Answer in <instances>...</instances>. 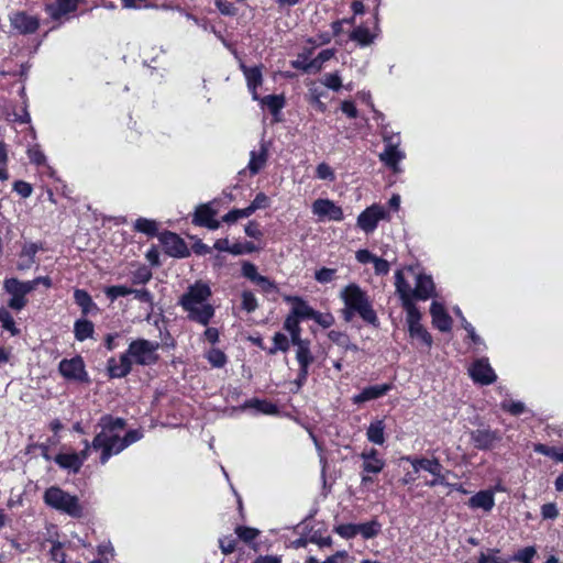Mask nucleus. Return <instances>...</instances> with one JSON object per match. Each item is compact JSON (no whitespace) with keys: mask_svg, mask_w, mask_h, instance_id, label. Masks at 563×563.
<instances>
[{"mask_svg":"<svg viewBox=\"0 0 563 563\" xmlns=\"http://www.w3.org/2000/svg\"><path fill=\"white\" fill-rule=\"evenodd\" d=\"M210 297V287L202 282H197L181 296L179 303L190 320L207 325L214 316V308L209 302Z\"/></svg>","mask_w":563,"mask_h":563,"instance_id":"obj_1","label":"nucleus"},{"mask_svg":"<svg viewBox=\"0 0 563 563\" xmlns=\"http://www.w3.org/2000/svg\"><path fill=\"white\" fill-rule=\"evenodd\" d=\"M98 426L101 430L92 441V449L101 451L100 463L106 464L112 455L120 453L117 449L122 441L125 421L122 418L103 416Z\"/></svg>","mask_w":563,"mask_h":563,"instance_id":"obj_2","label":"nucleus"},{"mask_svg":"<svg viewBox=\"0 0 563 563\" xmlns=\"http://www.w3.org/2000/svg\"><path fill=\"white\" fill-rule=\"evenodd\" d=\"M44 501L47 506L71 517L81 516L82 508L78 498L57 486H52L45 490Z\"/></svg>","mask_w":563,"mask_h":563,"instance_id":"obj_3","label":"nucleus"},{"mask_svg":"<svg viewBox=\"0 0 563 563\" xmlns=\"http://www.w3.org/2000/svg\"><path fill=\"white\" fill-rule=\"evenodd\" d=\"M158 347V342L137 339L130 343L125 354L129 355V360L132 361V364L145 366L154 364L157 361L158 356L156 352Z\"/></svg>","mask_w":563,"mask_h":563,"instance_id":"obj_4","label":"nucleus"},{"mask_svg":"<svg viewBox=\"0 0 563 563\" xmlns=\"http://www.w3.org/2000/svg\"><path fill=\"white\" fill-rule=\"evenodd\" d=\"M373 2L374 8L371 13V18H368L365 22L361 23L358 26H354V42L361 46H367L372 44L379 33V2L378 0H373Z\"/></svg>","mask_w":563,"mask_h":563,"instance_id":"obj_5","label":"nucleus"},{"mask_svg":"<svg viewBox=\"0 0 563 563\" xmlns=\"http://www.w3.org/2000/svg\"><path fill=\"white\" fill-rule=\"evenodd\" d=\"M3 289L10 295L8 306L16 311L22 310L26 303V295L32 291V285L16 278H7L3 282Z\"/></svg>","mask_w":563,"mask_h":563,"instance_id":"obj_6","label":"nucleus"},{"mask_svg":"<svg viewBox=\"0 0 563 563\" xmlns=\"http://www.w3.org/2000/svg\"><path fill=\"white\" fill-rule=\"evenodd\" d=\"M472 445L479 451H492L501 441L500 430L490 428H479L470 433Z\"/></svg>","mask_w":563,"mask_h":563,"instance_id":"obj_7","label":"nucleus"},{"mask_svg":"<svg viewBox=\"0 0 563 563\" xmlns=\"http://www.w3.org/2000/svg\"><path fill=\"white\" fill-rule=\"evenodd\" d=\"M354 314H358L366 323L378 327L379 321L372 301L365 291L354 284Z\"/></svg>","mask_w":563,"mask_h":563,"instance_id":"obj_8","label":"nucleus"},{"mask_svg":"<svg viewBox=\"0 0 563 563\" xmlns=\"http://www.w3.org/2000/svg\"><path fill=\"white\" fill-rule=\"evenodd\" d=\"M388 216L385 208L380 205H372L367 207L357 217V227L365 233H372L376 230L378 222Z\"/></svg>","mask_w":563,"mask_h":563,"instance_id":"obj_9","label":"nucleus"},{"mask_svg":"<svg viewBox=\"0 0 563 563\" xmlns=\"http://www.w3.org/2000/svg\"><path fill=\"white\" fill-rule=\"evenodd\" d=\"M59 373L63 377L69 380L87 382L88 375L85 369V363L80 356L73 358H65L60 361L58 366Z\"/></svg>","mask_w":563,"mask_h":563,"instance_id":"obj_10","label":"nucleus"},{"mask_svg":"<svg viewBox=\"0 0 563 563\" xmlns=\"http://www.w3.org/2000/svg\"><path fill=\"white\" fill-rule=\"evenodd\" d=\"M291 343L297 346L296 358L300 366L297 384L301 386L307 379L308 367L313 362V356L310 353L309 342L307 340L299 339L298 341H291Z\"/></svg>","mask_w":563,"mask_h":563,"instance_id":"obj_11","label":"nucleus"},{"mask_svg":"<svg viewBox=\"0 0 563 563\" xmlns=\"http://www.w3.org/2000/svg\"><path fill=\"white\" fill-rule=\"evenodd\" d=\"M385 150L379 154V159L393 173H399V163L405 158V153L398 148V143L393 142V137H385Z\"/></svg>","mask_w":563,"mask_h":563,"instance_id":"obj_12","label":"nucleus"},{"mask_svg":"<svg viewBox=\"0 0 563 563\" xmlns=\"http://www.w3.org/2000/svg\"><path fill=\"white\" fill-rule=\"evenodd\" d=\"M470 375L475 383L481 385H490L497 379V376L487 358H478L474 361L470 368Z\"/></svg>","mask_w":563,"mask_h":563,"instance_id":"obj_13","label":"nucleus"},{"mask_svg":"<svg viewBox=\"0 0 563 563\" xmlns=\"http://www.w3.org/2000/svg\"><path fill=\"white\" fill-rule=\"evenodd\" d=\"M312 212L320 221L342 219L343 212L339 206L329 199H317L312 203Z\"/></svg>","mask_w":563,"mask_h":563,"instance_id":"obj_14","label":"nucleus"},{"mask_svg":"<svg viewBox=\"0 0 563 563\" xmlns=\"http://www.w3.org/2000/svg\"><path fill=\"white\" fill-rule=\"evenodd\" d=\"M435 295V286L430 275L420 273L416 277V286L412 290V300L426 301Z\"/></svg>","mask_w":563,"mask_h":563,"instance_id":"obj_15","label":"nucleus"},{"mask_svg":"<svg viewBox=\"0 0 563 563\" xmlns=\"http://www.w3.org/2000/svg\"><path fill=\"white\" fill-rule=\"evenodd\" d=\"M432 325L441 332H449L452 329L453 320L448 313L443 303L433 301L430 306Z\"/></svg>","mask_w":563,"mask_h":563,"instance_id":"obj_16","label":"nucleus"},{"mask_svg":"<svg viewBox=\"0 0 563 563\" xmlns=\"http://www.w3.org/2000/svg\"><path fill=\"white\" fill-rule=\"evenodd\" d=\"M10 22L12 27L21 34L34 33L40 26L38 19L25 12H16L12 14Z\"/></svg>","mask_w":563,"mask_h":563,"instance_id":"obj_17","label":"nucleus"},{"mask_svg":"<svg viewBox=\"0 0 563 563\" xmlns=\"http://www.w3.org/2000/svg\"><path fill=\"white\" fill-rule=\"evenodd\" d=\"M240 68L245 77L246 86L249 91L252 95L253 100H260V96L257 92V88L263 84V73L262 67L252 66L249 67L241 63Z\"/></svg>","mask_w":563,"mask_h":563,"instance_id":"obj_18","label":"nucleus"},{"mask_svg":"<svg viewBox=\"0 0 563 563\" xmlns=\"http://www.w3.org/2000/svg\"><path fill=\"white\" fill-rule=\"evenodd\" d=\"M161 242L166 253L170 256L185 257L188 254V249L185 242L175 233H163L161 236Z\"/></svg>","mask_w":563,"mask_h":563,"instance_id":"obj_19","label":"nucleus"},{"mask_svg":"<svg viewBox=\"0 0 563 563\" xmlns=\"http://www.w3.org/2000/svg\"><path fill=\"white\" fill-rule=\"evenodd\" d=\"M391 389L393 384L390 383L367 386L363 388L360 394L354 396V404H363L366 401L378 399L385 396Z\"/></svg>","mask_w":563,"mask_h":563,"instance_id":"obj_20","label":"nucleus"},{"mask_svg":"<svg viewBox=\"0 0 563 563\" xmlns=\"http://www.w3.org/2000/svg\"><path fill=\"white\" fill-rule=\"evenodd\" d=\"M363 460L362 470L366 473L378 474L385 466V461L379 456L376 449L371 448L361 453Z\"/></svg>","mask_w":563,"mask_h":563,"instance_id":"obj_21","label":"nucleus"},{"mask_svg":"<svg viewBox=\"0 0 563 563\" xmlns=\"http://www.w3.org/2000/svg\"><path fill=\"white\" fill-rule=\"evenodd\" d=\"M132 361L129 360V355L123 353L118 360L111 357L108 361V372L112 378L125 377L132 369Z\"/></svg>","mask_w":563,"mask_h":563,"instance_id":"obj_22","label":"nucleus"},{"mask_svg":"<svg viewBox=\"0 0 563 563\" xmlns=\"http://www.w3.org/2000/svg\"><path fill=\"white\" fill-rule=\"evenodd\" d=\"M472 509H483L490 511L495 506V496L492 489H484L473 495L467 503Z\"/></svg>","mask_w":563,"mask_h":563,"instance_id":"obj_23","label":"nucleus"},{"mask_svg":"<svg viewBox=\"0 0 563 563\" xmlns=\"http://www.w3.org/2000/svg\"><path fill=\"white\" fill-rule=\"evenodd\" d=\"M80 0H56L55 4H47L46 12L54 20L75 11Z\"/></svg>","mask_w":563,"mask_h":563,"instance_id":"obj_24","label":"nucleus"},{"mask_svg":"<svg viewBox=\"0 0 563 563\" xmlns=\"http://www.w3.org/2000/svg\"><path fill=\"white\" fill-rule=\"evenodd\" d=\"M285 300L291 305L290 313L299 320L311 319L313 309L300 297L287 296Z\"/></svg>","mask_w":563,"mask_h":563,"instance_id":"obj_25","label":"nucleus"},{"mask_svg":"<svg viewBox=\"0 0 563 563\" xmlns=\"http://www.w3.org/2000/svg\"><path fill=\"white\" fill-rule=\"evenodd\" d=\"M74 299L85 316L97 313L99 311V308L93 302L91 296L84 289H76L74 291Z\"/></svg>","mask_w":563,"mask_h":563,"instance_id":"obj_26","label":"nucleus"},{"mask_svg":"<svg viewBox=\"0 0 563 563\" xmlns=\"http://www.w3.org/2000/svg\"><path fill=\"white\" fill-rule=\"evenodd\" d=\"M267 162V148L264 144L261 145L260 150H254L250 154V162L247 169L251 175H256L266 165Z\"/></svg>","mask_w":563,"mask_h":563,"instance_id":"obj_27","label":"nucleus"},{"mask_svg":"<svg viewBox=\"0 0 563 563\" xmlns=\"http://www.w3.org/2000/svg\"><path fill=\"white\" fill-rule=\"evenodd\" d=\"M55 462L73 473H77L81 467V457H78L76 452L59 453L55 456Z\"/></svg>","mask_w":563,"mask_h":563,"instance_id":"obj_28","label":"nucleus"},{"mask_svg":"<svg viewBox=\"0 0 563 563\" xmlns=\"http://www.w3.org/2000/svg\"><path fill=\"white\" fill-rule=\"evenodd\" d=\"M395 287L396 294L399 296L401 302L412 299V288L409 282L405 278L402 269H397L395 273Z\"/></svg>","mask_w":563,"mask_h":563,"instance_id":"obj_29","label":"nucleus"},{"mask_svg":"<svg viewBox=\"0 0 563 563\" xmlns=\"http://www.w3.org/2000/svg\"><path fill=\"white\" fill-rule=\"evenodd\" d=\"M380 530L382 525L376 519L364 523H354V536L361 534L365 540L375 538Z\"/></svg>","mask_w":563,"mask_h":563,"instance_id":"obj_30","label":"nucleus"},{"mask_svg":"<svg viewBox=\"0 0 563 563\" xmlns=\"http://www.w3.org/2000/svg\"><path fill=\"white\" fill-rule=\"evenodd\" d=\"M37 250L38 249L34 243L25 244L23 246L20 253V261L18 263V268L20 271L29 269L33 265Z\"/></svg>","mask_w":563,"mask_h":563,"instance_id":"obj_31","label":"nucleus"},{"mask_svg":"<svg viewBox=\"0 0 563 563\" xmlns=\"http://www.w3.org/2000/svg\"><path fill=\"white\" fill-rule=\"evenodd\" d=\"M384 430L385 424L383 420L372 422L366 430L368 441L382 445L385 442Z\"/></svg>","mask_w":563,"mask_h":563,"instance_id":"obj_32","label":"nucleus"},{"mask_svg":"<svg viewBox=\"0 0 563 563\" xmlns=\"http://www.w3.org/2000/svg\"><path fill=\"white\" fill-rule=\"evenodd\" d=\"M262 107H266L273 115H277L285 106V99L282 95H269L257 100Z\"/></svg>","mask_w":563,"mask_h":563,"instance_id":"obj_33","label":"nucleus"},{"mask_svg":"<svg viewBox=\"0 0 563 563\" xmlns=\"http://www.w3.org/2000/svg\"><path fill=\"white\" fill-rule=\"evenodd\" d=\"M401 306L406 311V321L408 323V328L421 324L420 320L422 316L420 310L416 306L415 300L410 299L407 301H402Z\"/></svg>","mask_w":563,"mask_h":563,"instance_id":"obj_34","label":"nucleus"},{"mask_svg":"<svg viewBox=\"0 0 563 563\" xmlns=\"http://www.w3.org/2000/svg\"><path fill=\"white\" fill-rule=\"evenodd\" d=\"M443 465L439 459L433 457L430 460L428 472L434 476V478L428 483L429 486L446 485L445 476L442 474Z\"/></svg>","mask_w":563,"mask_h":563,"instance_id":"obj_35","label":"nucleus"},{"mask_svg":"<svg viewBox=\"0 0 563 563\" xmlns=\"http://www.w3.org/2000/svg\"><path fill=\"white\" fill-rule=\"evenodd\" d=\"M533 451L558 462H563V448L550 446L543 443H534Z\"/></svg>","mask_w":563,"mask_h":563,"instance_id":"obj_36","label":"nucleus"},{"mask_svg":"<svg viewBox=\"0 0 563 563\" xmlns=\"http://www.w3.org/2000/svg\"><path fill=\"white\" fill-rule=\"evenodd\" d=\"M244 408H253L257 410L258 412L265 413V415H276L278 412L277 406L261 399H251L246 401L243 406Z\"/></svg>","mask_w":563,"mask_h":563,"instance_id":"obj_37","label":"nucleus"},{"mask_svg":"<svg viewBox=\"0 0 563 563\" xmlns=\"http://www.w3.org/2000/svg\"><path fill=\"white\" fill-rule=\"evenodd\" d=\"M75 338L78 341H85L93 333V324L89 320H77L74 325Z\"/></svg>","mask_w":563,"mask_h":563,"instance_id":"obj_38","label":"nucleus"},{"mask_svg":"<svg viewBox=\"0 0 563 563\" xmlns=\"http://www.w3.org/2000/svg\"><path fill=\"white\" fill-rule=\"evenodd\" d=\"M408 331H409V335L412 339L420 340L421 343L428 349L431 347V345L433 343L432 336L422 324L409 327Z\"/></svg>","mask_w":563,"mask_h":563,"instance_id":"obj_39","label":"nucleus"},{"mask_svg":"<svg viewBox=\"0 0 563 563\" xmlns=\"http://www.w3.org/2000/svg\"><path fill=\"white\" fill-rule=\"evenodd\" d=\"M299 321L300 320L296 318V316L289 313L284 322V329L290 334L291 341H298L299 339H301V329L299 325Z\"/></svg>","mask_w":563,"mask_h":563,"instance_id":"obj_40","label":"nucleus"},{"mask_svg":"<svg viewBox=\"0 0 563 563\" xmlns=\"http://www.w3.org/2000/svg\"><path fill=\"white\" fill-rule=\"evenodd\" d=\"M333 56V52L329 48L321 51L316 58L303 66L306 71H318L322 64Z\"/></svg>","mask_w":563,"mask_h":563,"instance_id":"obj_41","label":"nucleus"},{"mask_svg":"<svg viewBox=\"0 0 563 563\" xmlns=\"http://www.w3.org/2000/svg\"><path fill=\"white\" fill-rule=\"evenodd\" d=\"M214 216L216 211L213 209H211L208 205H201L196 209L194 223L202 227Z\"/></svg>","mask_w":563,"mask_h":563,"instance_id":"obj_42","label":"nucleus"},{"mask_svg":"<svg viewBox=\"0 0 563 563\" xmlns=\"http://www.w3.org/2000/svg\"><path fill=\"white\" fill-rule=\"evenodd\" d=\"M134 229L147 235H155L158 231L156 221L146 218H139L134 222Z\"/></svg>","mask_w":563,"mask_h":563,"instance_id":"obj_43","label":"nucleus"},{"mask_svg":"<svg viewBox=\"0 0 563 563\" xmlns=\"http://www.w3.org/2000/svg\"><path fill=\"white\" fill-rule=\"evenodd\" d=\"M537 554V549L532 545L519 549L514 555L512 561L519 563H533L532 560Z\"/></svg>","mask_w":563,"mask_h":563,"instance_id":"obj_44","label":"nucleus"},{"mask_svg":"<svg viewBox=\"0 0 563 563\" xmlns=\"http://www.w3.org/2000/svg\"><path fill=\"white\" fill-rule=\"evenodd\" d=\"M208 362L217 368H221L227 364L225 354L219 349H211L206 353Z\"/></svg>","mask_w":563,"mask_h":563,"instance_id":"obj_45","label":"nucleus"},{"mask_svg":"<svg viewBox=\"0 0 563 563\" xmlns=\"http://www.w3.org/2000/svg\"><path fill=\"white\" fill-rule=\"evenodd\" d=\"M0 324L1 327L9 331L12 335H16L19 333V330L15 327V322L10 314V312L5 309H0Z\"/></svg>","mask_w":563,"mask_h":563,"instance_id":"obj_46","label":"nucleus"},{"mask_svg":"<svg viewBox=\"0 0 563 563\" xmlns=\"http://www.w3.org/2000/svg\"><path fill=\"white\" fill-rule=\"evenodd\" d=\"M104 294L113 301L119 297L131 295L132 288L123 285L109 286L104 289Z\"/></svg>","mask_w":563,"mask_h":563,"instance_id":"obj_47","label":"nucleus"},{"mask_svg":"<svg viewBox=\"0 0 563 563\" xmlns=\"http://www.w3.org/2000/svg\"><path fill=\"white\" fill-rule=\"evenodd\" d=\"M341 297L344 301L343 314L346 321H350L352 318V285L345 286L343 291L341 292Z\"/></svg>","mask_w":563,"mask_h":563,"instance_id":"obj_48","label":"nucleus"},{"mask_svg":"<svg viewBox=\"0 0 563 563\" xmlns=\"http://www.w3.org/2000/svg\"><path fill=\"white\" fill-rule=\"evenodd\" d=\"M274 346L269 350L271 354L276 353L277 351L286 352L289 349V340L283 333H276L273 338Z\"/></svg>","mask_w":563,"mask_h":563,"instance_id":"obj_49","label":"nucleus"},{"mask_svg":"<svg viewBox=\"0 0 563 563\" xmlns=\"http://www.w3.org/2000/svg\"><path fill=\"white\" fill-rule=\"evenodd\" d=\"M143 437L142 432L139 430H130L124 437H122L121 444L118 445L117 451L122 452L125 448L131 445L132 443L139 441Z\"/></svg>","mask_w":563,"mask_h":563,"instance_id":"obj_50","label":"nucleus"},{"mask_svg":"<svg viewBox=\"0 0 563 563\" xmlns=\"http://www.w3.org/2000/svg\"><path fill=\"white\" fill-rule=\"evenodd\" d=\"M501 408L504 411L512 415V416H520L525 412L526 407L525 404L521 401H504L501 402Z\"/></svg>","mask_w":563,"mask_h":563,"instance_id":"obj_51","label":"nucleus"},{"mask_svg":"<svg viewBox=\"0 0 563 563\" xmlns=\"http://www.w3.org/2000/svg\"><path fill=\"white\" fill-rule=\"evenodd\" d=\"M252 216L250 209L246 207L244 209H234L229 211L227 214L223 216L222 220L228 223H233L242 218H249Z\"/></svg>","mask_w":563,"mask_h":563,"instance_id":"obj_52","label":"nucleus"},{"mask_svg":"<svg viewBox=\"0 0 563 563\" xmlns=\"http://www.w3.org/2000/svg\"><path fill=\"white\" fill-rule=\"evenodd\" d=\"M242 275L250 279L253 284L258 283L260 278L263 276L257 273L256 266L250 262L243 263Z\"/></svg>","mask_w":563,"mask_h":563,"instance_id":"obj_53","label":"nucleus"},{"mask_svg":"<svg viewBox=\"0 0 563 563\" xmlns=\"http://www.w3.org/2000/svg\"><path fill=\"white\" fill-rule=\"evenodd\" d=\"M242 275L250 279L253 284L258 283L260 278L263 276L257 273L256 266L250 262L243 263Z\"/></svg>","mask_w":563,"mask_h":563,"instance_id":"obj_54","label":"nucleus"},{"mask_svg":"<svg viewBox=\"0 0 563 563\" xmlns=\"http://www.w3.org/2000/svg\"><path fill=\"white\" fill-rule=\"evenodd\" d=\"M7 165H8L7 147L3 142H0V180H7L9 178Z\"/></svg>","mask_w":563,"mask_h":563,"instance_id":"obj_55","label":"nucleus"},{"mask_svg":"<svg viewBox=\"0 0 563 563\" xmlns=\"http://www.w3.org/2000/svg\"><path fill=\"white\" fill-rule=\"evenodd\" d=\"M152 278V273L146 266L139 267L132 276L133 284H146Z\"/></svg>","mask_w":563,"mask_h":563,"instance_id":"obj_56","label":"nucleus"},{"mask_svg":"<svg viewBox=\"0 0 563 563\" xmlns=\"http://www.w3.org/2000/svg\"><path fill=\"white\" fill-rule=\"evenodd\" d=\"M235 532L238 537L245 542L253 541L260 533L257 529L242 526L236 527Z\"/></svg>","mask_w":563,"mask_h":563,"instance_id":"obj_57","label":"nucleus"},{"mask_svg":"<svg viewBox=\"0 0 563 563\" xmlns=\"http://www.w3.org/2000/svg\"><path fill=\"white\" fill-rule=\"evenodd\" d=\"M27 156L31 163L35 165L40 166L46 163V157L37 145L32 146L27 150Z\"/></svg>","mask_w":563,"mask_h":563,"instance_id":"obj_58","label":"nucleus"},{"mask_svg":"<svg viewBox=\"0 0 563 563\" xmlns=\"http://www.w3.org/2000/svg\"><path fill=\"white\" fill-rule=\"evenodd\" d=\"M242 308L247 311L252 312L257 308V300L253 292L251 291H243L242 294Z\"/></svg>","mask_w":563,"mask_h":563,"instance_id":"obj_59","label":"nucleus"},{"mask_svg":"<svg viewBox=\"0 0 563 563\" xmlns=\"http://www.w3.org/2000/svg\"><path fill=\"white\" fill-rule=\"evenodd\" d=\"M541 517L543 519L554 520L559 517V509L555 503H547L541 507Z\"/></svg>","mask_w":563,"mask_h":563,"instance_id":"obj_60","label":"nucleus"},{"mask_svg":"<svg viewBox=\"0 0 563 563\" xmlns=\"http://www.w3.org/2000/svg\"><path fill=\"white\" fill-rule=\"evenodd\" d=\"M13 190L22 198H29L33 192L32 185L23 180L15 181L13 184Z\"/></svg>","mask_w":563,"mask_h":563,"instance_id":"obj_61","label":"nucleus"},{"mask_svg":"<svg viewBox=\"0 0 563 563\" xmlns=\"http://www.w3.org/2000/svg\"><path fill=\"white\" fill-rule=\"evenodd\" d=\"M267 206H268V197L265 194L260 192L255 196L254 200L247 208L250 209L251 213L253 214L257 209H264Z\"/></svg>","mask_w":563,"mask_h":563,"instance_id":"obj_62","label":"nucleus"},{"mask_svg":"<svg viewBox=\"0 0 563 563\" xmlns=\"http://www.w3.org/2000/svg\"><path fill=\"white\" fill-rule=\"evenodd\" d=\"M372 264L374 265V271L376 275L384 276L389 273L390 266L386 260L376 256Z\"/></svg>","mask_w":563,"mask_h":563,"instance_id":"obj_63","label":"nucleus"},{"mask_svg":"<svg viewBox=\"0 0 563 563\" xmlns=\"http://www.w3.org/2000/svg\"><path fill=\"white\" fill-rule=\"evenodd\" d=\"M317 177L323 180H333L334 174L328 164L321 163L317 166Z\"/></svg>","mask_w":563,"mask_h":563,"instance_id":"obj_64","label":"nucleus"}]
</instances>
